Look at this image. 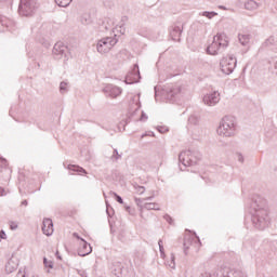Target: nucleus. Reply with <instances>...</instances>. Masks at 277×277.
Returning a JSON list of instances; mask_svg holds the SVG:
<instances>
[{"label": "nucleus", "mask_w": 277, "mask_h": 277, "mask_svg": "<svg viewBox=\"0 0 277 277\" xmlns=\"http://www.w3.org/2000/svg\"><path fill=\"white\" fill-rule=\"evenodd\" d=\"M190 133L194 140H198L199 137H202V135L205 134V130L202 129V127L195 126L190 127Z\"/></svg>", "instance_id": "obj_19"}, {"label": "nucleus", "mask_w": 277, "mask_h": 277, "mask_svg": "<svg viewBox=\"0 0 277 277\" xmlns=\"http://www.w3.org/2000/svg\"><path fill=\"white\" fill-rule=\"evenodd\" d=\"M110 196H114L117 200V202H119V205H123L124 200H122V197H120L118 194L110 192Z\"/></svg>", "instance_id": "obj_34"}, {"label": "nucleus", "mask_w": 277, "mask_h": 277, "mask_svg": "<svg viewBox=\"0 0 277 277\" xmlns=\"http://www.w3.org/2000/svg\"><path fill=\"white\" fill-rule=\"evenodd\" d=\"M103 92L110 98H118L122 94V89L114 84H106Z\"/></svg>", "instance_id": "obj_9"}, {"label": "nucleus", "mask_w": 277, "mask_h": 277, "mask_svg": "<svg viewBox=\"0 0 277 277\" xmlns=\"http://www.w3.org/2000/svg\"><path fill=\"white\" fill-rule=\"evenodd\" d=\"M118 44V39L116 37H106L97 41V52H100L102 55L105 53H109L114 47Z\"/></svg>", "instance_id": "obj_4"}, {"label": "nucleus", "mask_w": 277, "mask_h": 277, "mask_svg": "<svg viewBox=\"0 0 277 277\" xmlns=\"http://www.w3.org/2000/svg\"><path fill=\"white\" fill-rule=\"evenodd\" d=\"M42 233L43 235H47V237L53 235V221L51 219L43 220Z\"/></svg>", "instance_id": "obj_15"}, {"label": "nucleus", "mask_w": 277, "mask_h": 277, "mask_svg": "<svg viewBox=\"0 0 277 277\" xmlns=\"http://www.w3.org/2000/svg\"><path fill=\"white\" fill-rule=\"evenodd\" d=\"M220 50H222V47H220V43L213 38V42L208 47L207 52L209 55H217V51Z\"/></svg>", "instance_id": "obj_20"}, {"label": "nucleus", "mask_w": 277, "mask_h": 277, "mask_svg": "<svg viewBox=\"0 0 277 277\" xmlns=\"http://www.w3.org/2000/svg\"><path fill=\"white\" fill-rule=\"evenodd\" d=\"M237 159L240 161V163H243V155L237 154Z\"/></svg>", "instance_id": "obj_46"}, {"label": "nucleus", "mask_w": 277, "mask_h": 277, "mask_svg": "<svg viewBox=\"0 0 277 277\" xmlns=\"http://www.w3.org/2000/svg\"><path fill=\"white\" fill-rule=\"evenodd\" d=\"M153 199V197H148V198H146V199H143V200H151Z\"/></svg>", "instance_id": "obj_55"}, {"label": "nucleus", "mask_w": 277, "mask_h": 277, "mask_svg": "<svg viewBox=\"0 0 277 277\" xmlns=\"http://www.w3.org/2000/svg\"><path fill=\"white\" fill-rule=\"evenodd\" d=\"M183 94V85L181 84H169L162 89V96L167 101H174Z\"/></svg>", "instance_id": "obj_3"}, {"label": "nucleus", "mask_w": 277, "mask_h": 277, "mask_svg": "<svg viewBox=\"0 0 277 277\" xmlns=\"http://www.w3.org/2000/svg\"><path fill=\"white\" fill-rule=\"evenodd\" d=\"M129 107L131 116H135V111L142 107V103L140 102V93L130 97Z\"/></svg>", "instance_id": "obj_13"}, {"label": "nucleus", "mask_w": 277, "mask_h": 277, "mask_svg": "<svg viewBox=\"0 0 277 277\" xmlns=\"http://www.w3.org/2000/svg\"><path fill=\"white\" fill-rule=\"evenodd\" d=\"M157 96H159V91H157V87L155 88V98L157 101Z\"/></svg>", "instance_id": "obj_52"}, {"label": "nucleus", "mask_w": 277, "mask_h": 277, "mask_svg": "<svg viewBox=\"0 0 277 277\" xmlns=\"http://www.w3.org/2000/svg\"><path fill=\"white\" fill-rule=\"evenodd\" d=\"M74 237H76V239H80V241H81V239H83V238H81V237L79 236V234H77V233H74Z\"/></svg>", "instance_id": "obj_53"}, {"label": "nucleus", "mask_w": 277, "mask_h": 277, "mask_svg": "<svg viewBox=\"0 0 277 277\" xmlns=\"http://www.w3.org/2000/svg\"><path fill=\"white\" fill-rule=\"evenodd\" d=\"M0 196H5V189L0 187Z\"/></svg>", "instance_id": "obj_51"}, {"label": "nucleus", "mask_w": 277, "mask_h": 277, "mask_svg": "<svg viewBox=\"0 0 277 277\" xmlns=\"http://www.w3.org/2000/svg\"><path fill=\"white\" fill-rule=\"evenodd\" d=\"M147 211H159V203L147 202L143 206Z\"/></svg>", "instance_id": "obj_23"}, {"label": "nucleus", "mask_w": 277, "mask_h": 277, "mask_svg": "<svg viewBox=\"0 0 277 277\" xmlns=\"http://www.w3.org/2000/svg\"><path fill=\"white\" fill-rule=\"evenodd\" d=\"M0 239H8V235L5 234L4 230L0 232Z\"/></svg>", "instance_id": "obj_44"}, {"label": "nucleus", "mask_w": 277, "mask_h": 277, "mask_svg": "<svg viewBox=\"0 0 277 277\" xmlns=\"http://www.w3.org/2000/svg\"><path fill=\"white\" fill-rule=\"evenodd\" d=\"M32 277H39L38 275H34Z\"/></svg>", "instance_id": "obj_58"}, {"label": "nucleus", "mask_w": 277, "mask_h": 277, "mask_svg": "<svg viewBox=\"0 0 277 277\" xmlns=\"http://www.w3.org/2000/svg\"><path fill=\"white\" fill-rule=\"evenodd\" d=\"M163 217L169 224H174V220H172V216H170V214H164Z\"/></svg>", "instance_id": "obj_38"}, {"label": "nucleus", "mask_w": 277, "mask_h": 277, "mask_svg": "<svg viewBox=\"0 0 277 277\" xmlns=\"http://www.w3.org/2000/svg\"><path fill=\"white\" fill-rule=\"evenodd\" d=\"M78 275L81 277H88V273L85 271H78Z\"/></svg>", "instance_id": "obj_45"}, {"label": "nucleus", "mask_w": 277, "mask_h": 277, "mask_svg": "<svg viewBox=\"0 0 277 277\" xmlns=\"http://www.w3.org/2000/svg\"><path fill=\"white\" fill-rule=\"evenodd\" d=\"M55 3L58 4L60 8H68L72 0H55Z\"/></svg>", "instance_id": "obj_28"}, {"label": "nucleus", "mask_w": 277, "mask_h": 277, "mask_svg": "<svg viewBox=\"0 0 277 277\" xmlns=\"http://www.w3.org/2000/svg\"><path fill=\"white\" fill-rule=\"evenodd\" d=\"M118 239H119L120 241H122V239H124V230H121V232H120V234H119V236H118Z\"/></svg>", "instance_id": "obj_47"}, {"label": "nucleus", "mask_w": 277, "mask_h": 277, "mask_svg": "<svg viewBox=\"0 0 277 277\" xmlns=\"http://www.w3.org/2000/svg\"><path fill=\"white\" fill-rule=\"evenodd\" d=\"M60 92H61V94H66V92H68V82H66V81L61 82Z\"/></svg>", "instance_id": "obj_29"}, {"label": "nucleus", "mask_w": 277, "mask_h": 277, "mask_svg": "<svg viewBox=\"0 0 277 277\" xmlns=\"http://www.w3.org/2000/svg\"><path fill=\"white\" fill-rule=\"evenodd\" d=\"M180 170H183V167H180Z\"/></svg>", "instance_id": "obj_59"}, {"label": "nucleus", "mask_w": 277, "mask_h": 277, "mask_svg": "<svg viewBox=\"0 0 277 277\" xmlns=\"http://www.w3.org/2000/svg\"><path fill=\"white\" fill-rule=\"evenodd\" d=\"M16 277H26L24 271H18Z\"/></svg>", "instance_id": "obj_48"}, {"label": "nucleus", "mask_w": 277, "mask_h": 277, "mask_svg": "<svg viewBox=\"0 0 277 277\" xmlns=\"http://www.w3.org/2000/svg\"><path fill=\"white\" fill-rule=\"evenodd\" d=\"M134 189L137 192V194H144L146 192V188L140 185L134 186Z\"/></svg>", "instance_id": "obj_35"}, {"label": "nucleus", "mask_w": 277, "mask_h": 277, "mask_svg": "<svg viewBox=\"0 0 277 277\" xmlns=\"http://www.w3.org/2000/svg\"><path fill=\"white\" fill-rule=\"evenodd\" d=\"M3 1H8V0H0V3H3Z\"/></svg>", "instance_id": "obj_57"}, {"label": "nucleus", "mask_w": 277, "mask_h": 277, "mask_svg": "<svg viewBox=\"0 0 277 277\" xmlns=\"http://www.w3.org/2000/svg\"><path fill=\"white\" fill-rule=\"evenodd\" d=\"M200 241V239L196 236H185L184 238V252L187 254V250H189V246L196 245V241Z\"/></svg>", "instance_id": "obj_16"}, {"label": "nucleus", "mask_w": 277, "mask_h": 277, "mask_svg": "<svg viewBox=\"0 0 277 277\" xmlns=\"http://www.w3.org/2000/svg\"><path fill=\"white\" fill-rule=\"evenodd\" d=\"M141 137H142V138L146 137V134H143Z\"/></svg>", "instance_id": "obj_56"}, {"label": "nucleus", "mask_w": 277, "mask_h": 277, "mask_svg": "<svg viewBox=\"0 0 277 277\" xmlns=\"http://www.w3.org/2000/svg\"><path fill=\"white\" fill-rule=\"evenodd\" d=\"M110 159L111 161H118V159H122V154L118 153V149H114Z\"/></svg>", "instance_id": "obj_30"}, {"label": "nucleus", "mask_w": 277, "mask_h": 277, "mask_svg": "<svg viewBox=\"0 0 277 277\" xmlns=\"http://www.w3.org/2000/svg\"><path fill=\"white\" fill-rule=\"evenodd\" d=\"M214 39H215V42L219 43L221 49H226V47H228V38L226 37V35L219 34V35L214 36Z\"/></svg>", "instance_id": "obj_18"}, {"label": "nucleus", "mask_w": 277, "mask_h": 277, "mask_svg": "<svg viewBox=\"0 0 277 277\" xmlns=\"http://www.w3.org/2000/svg\"><path fill=\"white\" fill-rule=\"evenodd\" d=\"M126 210L128 211V213H130V215H133V210L131 209V207L127 206Z\"/></svg>", "instance_id": "obj_49"}, {"label": "nucleus", "mask_w": 277, "mask_h": 277, "mask_svg": "<svg viewBox=\"0 0 277 277\" xmlns=\"http://www.w3.org/2000/svg\"><path fill=\"white\" fill-rule=\"evenodd\" d=\"M5 166H8V160L0 158V168H5Z\"/></svg>", "instance_id": "obj_40"}, {"label": "nucleus", "mask_w": 277, "mask_h": 277, "mask_svg": "<svg viewBox=\"0 0 277 277\" xmlns=\"http://www.w3.org/2000/svg\"><path fill=\"white\" fill-rule=\"evenodd\" d=\"M43 263L45 267L53 269V263L51 261H48L47 258L43 259Z\"/></svg>", "instance_id": "obj_37"}, {"label": "nucleus", "mask_w": 277, "mask_h": 277, "mask_svg": "<svg viewBox=\"0 0 277 277\" xmlns=\"http://www.w3.org/2000/svg\"><path fill=\"white\" fill-rule=\"evenodd\" d=\"M106 213H108V215H111L110 213H109V203L106 201Z\"/></svg>", "instance_id": "obj_50"}, {"label": "nucleus", "mask_w": 277, "mask_h": 277, "mask_svg": "<svg viewBox=\"0 0 277 277\" xmlns=\"http://www.w3.org/2000/svg\"><path fill=\"white\" fill-rule=\"evenodd\" d=\"M18 12L21 16H32L36 12V0H21Z\"/></svg>", "instance_id": "obj_7"}, {"label": "nucleus", "mask_w": 277, "mask_h": 277, "mask_svg": "<svg viewBox=\"0 0 277 277\" xmlns=\"http://www.w3.org/2000/svg\"><path fill=\"white\" fill-rule=\"evenodd\" d=\"M183 34V23L177 22L176 24H174L171 29H170V37L172 38V40H174L175 42H180L181 41V35Z\"/></svg>", "instance_id": "obj_10"}, {"label": "nucleus", "mask_w": 277, "mask_h": 277, "mask_svg": "<svg viewBox=\"0 0 277 277\" xmlns=\"http://www.w3.org/2000/svg\"><path fill=\"white\" fill-rule=\"evenodd\" d=\"M158 246H159L161 256H164L166 253L163 252V240H159Z\"/></svg>", "instance_id": "obj_36"}, {"label": "nucleus", "mask_w": 277, "mask_h": 277, "mask_svg": "<svg viewBox=\"0 0 277 277\" xmlns=\"http://www.w3.org/2000/svg\"><path fill=\"white\" fill-rule=\"evenodd\" d=\"M179 161L184 168H189L198 163V156L192 150H184L179 155Z\"/></svg>", "instance_id": "obj_5"}, {"label": "nucleus", "mask_w": 277, "mask_h": 277, "mask_svg": "<svg viewBox=\"0 0 277 277\" xmlns=\"http://www.w3.org/2000/svg\"><path fill=\"white\" fill-rule=\"evenodd\" d=\"M251 222L254 228L258 230H265L272 222L269 216V207H267V200L262 197H255L251 202Z\"/></svg>", "instance_id": "obj_1"}, {"label": "nucleus", "mask_w": 277, "mask_h": 277, "mask_svg": "<svg viewBox=\"0 0 277 277\" xmlns=\"http://www.w3.org/2000/svg\"><path fill=\"white\" fill-rule=\"evenodd\" d=\"M88 254H92V246L88 243L84 239H81L80 247L78 249L79 256H88Z\"/></svg>", "instance_id": "obj_14"}, {"label": "nucleus", "mask_w": 277, "mask_h": 277, "mask_svg": "<svg viewBox=\"0 0 277 277\" xmlns=\"http://www.w3.org/2000/svg\"><path fill=\"white\" fill-rule=\"evenodd\" d=\"M221 70L224 75H232L237 67V58L233 55L223 57L220 62Z\"/></svg>", "instance_id": "obj_6"}, {"label": "nucleus", "mask_w": 277, "mask_h": 277, "mask_svg": "<svg viewBox=\"0 0 277 277\" xmlns=\"http://www.w3.org/2000/svg\"><path fill=\"white\" fill-rule=\"evenodd\" d=\"M251 38H252V36L247 35V34L238 35V40H239L240 44H242V47H248V44H250Z\"/></svg>", "instance_id": "obj_21"}, {"label": "nucleus", "mask_w": 277, "mask_h": 277, "mask_svg": "<svg viewBox=\"0 0 277 277\" xmlns=\"http://www.w3.org/2000/svg\"><path fill=\"white\" fill-rule=\"evenodd\" d=\"M216 133L220 137L235 136V133H237V119L233 116L223 117L216 129Z\"/></svg>", "instance_id": "obj_2"}, {"label": "nucleus", "mask_w": 277, "mask_h": 277, "mask_svg": "<svg viewBox=\"0 0 277 277\" xmlns=\"http://www.w3.org/2000/svg\"><path fill=\"white\" fill-rule=\"evenodd\" d=\"M68 170L71 172H79V174H87L85 169L75 164H69Z\"/></svg>", "instance_id": "obj_25"}, {"label": "nucleus", "mask_w": 277, "mask_h": 277, "mask_svg": "<svg viewBox=\"0 0 277 277\" xmlns=\"http://www.w3.org/2000/svg\"><path fill=\"white\" fill-rule=\"evenodd\" d=\"M277 40L275 39V37H269L266 41L265 44L266 47H274V44H276Z\"/></svg>", "instance_id": "obj_32"}, {"label": "nucleus", "mask_w": 277, "mask_h": 277, "mask_svg": "<svg viewBox=\"0 0 277 277\" xmlns=\"http://www.w3.org/2000/svg\"><path fill=\"white\" fill-rule=\"evenodd\" d=\"M10 228L11 230H16V228H18V224H16L15 222H10Z\"/></svg>", "instance_id": "obj_41"}, {"label": "nucleus", "mask_w": 277, "mask_h": 277, "mask_svg": "<svg viewBox=\"0 0 277 277\" xmlns=\"http://www.w3.org/2000/svg\"><path fill=\"white\" fill-rule=\"evenodd\" d=\"M259 8V3H256V1L254 0H249L245 3V9L246 10H256Z\"/></svg>", "instance_id": "obj_24"}, {"label": "nucleus", "mask_w": 277, "mask_h": 277, "mask_svg": "<svg viewBox=\"0 0 277 277\" xmlns=\"http://www.w3.org/2000/svg\"><path fill=\"white\" fill-rule=\"evenodd\" d=\"M170 262L167 263V265H169V267H171V269H174L176 267V263L174 262L175 261V256L174 254L172 253L171 254V258H170Z\"/></svg>", "instance_id": "obj_31"}, {"label": "nucleus", "mask_w": 277, "mask_h": 277, "mask_svg": "<svg viewBox=\"0 0 277 277\" xmlns=\"http://www.w3.org/2000/svg\"><path fill=\"white\" fill-rule=\"evenodd\" d=\"M188 123L190 127H198V124H200V118H198V116L192 115L188 118Z\"/></svg>", "instance_id": "obj_26"}, {"label": "nucleus", "mask_w": 277, "mask_h": 277, "mask_svg": "<svg viewBox=\"0 0 277 277\" xmlns=\"http://www.w3.org/2000/svg\"><path fill=\"white\" fill-rule=\"evenodd\" d=\"M16 269H18V261L12 258L5 264V272L6 274H12V272H16Z\"/></svg>", "instance_id": "obj_17"}, {"label": "nucleus", "mask_w": 277, "mask_h": 277, "mask_svg": "<svg viewBox=\"0 0 277 277\" xmlns=\"http://www.w3.org/2000/svg\"><path fill=\"white\" fill-rule=\"evenodd\" d=\"M140 120H141V122H146V120H148V115H146V113L142 111Z\"/></svg>", "instance_id": "obj_39"}, {"label": "nucleus", "mask_w": 277, "mask_h": 277, "mask_svg": "<svg viewBox=\"0 0 277 277\" xmlns=\"http://www.w3.org/2000/svg\"><path fill=\"white\" fill-rule=\"evenodd\" d=\"M22 207H27V205H28V202H27V200H24V201H22Z\"/></svg>", "instance_id": "obj_54"}, {"label": "nucleus", "mask_w": 277, "mask_h": 277, "mask_svg": "<svg viewBox=\"0 0 277 277\" xmlns=\"http://www.w3.org/2000/svg\"><path fill=\"white\" fill-rule=\"evenodd\" d=\"M135 202H136L137 207H141V209H144V206H142V202H144V200L136 198Z\"/></svg>", "instance_id": "obj_43"}, {"label": "nucleus", "mask_w": 277, "mask_h": 277, "mask_svg": "<svg viewBox=\"0 0 277 277\" xmlns=\"http://www.w3.org/2000/svg\"><path fill=\"white\" fill-rule=\"evenodd\" d=\"M201 15L206 16V18H213V16H217V13L205 11Z\"/></svg>", "instance_id": "obj_33"}, {"label": "nucleus", "mask_w": 277, "mask_h": 277, "mask_svg": "<svg viewBox=\"0 0 277 277\" xmlns=\"http://www.w3.org/2000/svg\"><path fill=\"white\" fill-rule=\"evenodd\" d=\"M159 133H168V128L166 127H158Z\"/></svg>", "instance_id": "obj_42"}, {"label": "nucleus", "mask_w": 277, "mask_h": 277, "mask_svg": "<svg viewBox=\"0 0 277 277\" xmlns=\"http://www.w3.org/2000/svg\"><path fill=\"white\" fill-rule=\"evenodd\" d=\"M80 23L82 25H92V15L90 13H83L80 17Z\"/></svg>", "instance_id": "obj_22"}, {"label": "nucleus", "mask_w": 277, "mask_h": 277, "mask_svg": "<svg viewBox=\"0 0 277 277\" xmlns=\"http://www.w3.org/2000/svg\"><path fill=\"white\" fill-rule=\"evenodd\" d=\"M203 103L205 105H208V107H213L214 105H217L220 103V94L217 93V91L205 95Z\"/></svg>", "instance_id": "obj_11"}, {"label": "nucleus", "mask_w": 277, "mask_h": 277, "mask_svg": "<svg viewBox=\"0 0 277 277\" xmlns=\"http://www.w3.org/2000/svg\"><path fill=\"white\" fill-rule=\"evenodd\" d=\"M52 53L55 60H62V57H66V54L68 53V47H66L62 42H57L56 44H54Z\"/></svg>", "instance_id": "obj_8"}, {"label": "nucleus", "mask_w": 277, "mask_h": 277, "mask_svg": "<svg viewBox=\"0 0 277 277\" xmlns=\"http://www.w3.org/2000/svg\"><path fill=\"white\" fill-rule=\"evenodd\" d=\"M226 277H248L241 271H230Z\"/></svg>", "instance_id": "obj_27"}, {"label": "nucleus", "mask_w": 277, "mask_h": 277, "mask_svg": "<svg viewBox=\"0 0 277 277\" xmlns=\"http://www.w3.org/2000/svg\"><path fill=\"white\" fill-rule=\"evenodd\" d=\"M140 66L137 64L134 65L131 72H129L126 77V83H137L140 81Z\"/></svg>", "instance_id": "obj_12"}]
</instances>
